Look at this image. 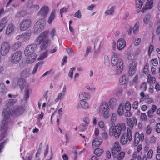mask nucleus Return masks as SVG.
Segmentation results:
<instances>
[{"label": "nucleus", "mask_w": 160, "mask_h": 160, "mask_svg": "<svg viewBox=\"0 0 160 160\" xmlns=\"http://www.w3.org/2000/svg\"><path fill=\"white\" fill-rule=\"evenodd\" d=\"M88 127V125L85 124H82L79 126L80 131H84L87 129Z\"/></svg>", "instance_id": "nucleus-46"}, {"label": "nucleus", "mask_w": 160, "mask_h": 160, "mask_svg": "<svg viewBox=\"0 0 160 160\" xmlns=\"http://www.w3.org/2000/svg\"><path fill=\"white\" fill-rule=\"evenodd\" d=\"M31 35V32L26 34H23V41L25 42L28 40L30 38Z\"/></svg>", "instance_id": "nucleus-41"}, {"label": "nucleus", "mask_w": 160, "mask_h": 160, "mask_svg": "<svg viewBox=\"0 0 160 160\" xmlns=\"http://www.w3.org/2000/svg\"><path fill=\"white\" fill-rule=\"evenodd\" d=\"M138 104V101H134L132 105V108L135 109H137V108Z\"/></svg>", "instance_id": "nucleus-61"}, {"label": "nucleus", "mask_w": 160, "mask_h": 160, "mask_svg": "<svg viewBox=\"0 0 160 160\" xmlns=\"http://www.w3.org/2000/svg\"><path fill=\"white\" fill-rule=\"evenodd\" d=\"M130 110H126L125 112L124 115L126 117H129L131 116L132 113Z\"/></svg>", "instance_id": "nucleus-62"}, {"label": "nucleus", "mask_w": 160, "mask_h": 160, "mask_svg": "<svg viewBox=\"0 0 160 160\" xmlns=\"http://www.w3.org/2000/svg\"><path fill=\"white\" fill-rule=\"evenodd\" d=\"M117 114L116 113H113L112 115L111 121L112 122H114L116 120Z\"/></svg>", "instance_id": "nucleus-63"}, {"label": "nucleus", "mask_w": 160, "mask_h": 160, "mask_svg": "<svg viewBox=\"0 0 160 160\" xmlns=\"http://www.w3.org/2000/svg\"><path fill=\"white\" fill-rule=\"evenodd\" d=\"M150 18V16L149 15H146L143 19V22L145 24L148 23Z\"/></svg>", "instance_id": "nucleus-49"}, {"label": "nucleus", "mask_w": 160, "mask_h": 160, "mask_svg": "<svg viewBox=\"0 0 160 160\" xmlns=\"http://www.w3.org/2000/svg\"><path fill=\"white\" fill-rule=\"evenodd\" d=\"M27 56L26 59V62L27 63H32L35 60L37 57V55L35 53H32Z\"/></svg>", "instance_id": "nucleus-14"}, {"label": "nucleus", "mask_w": 160, "mask_h": 160, "mask_svg": "<svg viewBox=\"0 0 160 160\" xmlns=\"http://www.w3.org/2000/svg\"><path fill=\"white\" fill-rule=\"evenodd\" d=\"M22 55V53L19 51H18L13 53L11 55L10 61L11 63L17 64L21 60Z\"/></svg>", "instance_id": "nucleus-5"}, {"label": "nucleus", "mask_w": 160, "mask_h": 160, "mask_svg": "<svg viewBox=\"0 0 160 160\" xmlns=\"http://www.w3.org/2000/svg\"><path fill=\"white\" fill-rule=\"evenodd\" d=\"M68 9V8H67L66 7H63L60 9V11L61 17H62V13L64 12H67Z\"/></svg>", "instance_id": "nucleus-57"}, {"label": "nucleus", "mask_w": 160, "mask_h": 160, "mask_svg": "<svg viewBox=\"0 0 160 160\" xmlns=\"http://www.w3.org/2000/svg\"><path fill=\"white\" fill-rule=\"evenodd\" d=\"M56 14V11L55 10H53L50 13L47 21V22L49 24H51L53 21L55 19Z\"/></svg>", "instance_id": "nucleus-19"}, {"label": "nucleus", "mask_w": 160, "mask_h": 160, "mask_svg": "<svg viewBox=\"0 0 160 160\" xmlns=\"http://www.w3.org/2000/svg\"><path fill=\"white\" fill-rule=\"evenodd\" d=\"M153 151L152 149L149 150L147 155V157L148 159H151L152 156Z\"/></svg>", "instance_id": "nucleus-53"}, {"label": "nucleus", "mask_w": 160, "mask_h": 160, "mask_svg": "<svg viewBox=\"0 0 160 160\" xmlns=\"http://www.w3.org/2000/svg\"><path fill=\"white\" fill-rule=\"evenodd\" d=\"M48 56V53L47 52H44L40 54L38 58V61L42 60L45 59Z\"/></svg>", "instance_id": "nucleus-34"}, {"label": "nucleus", "mask_w": 160, "mask_h": 160, "mask_svg": "<svg viewBox=\"0 0 160 160\" xmlns=\"http://www.w3.org/2000/svg\"><path fill=\"white\" fill-rule=\"evenodd\" d=\"M14 25L12 24H10L8 25L6 31V34L7 35L10 34L13 31L14 29Z\"/></svg>", "instance_id": "nucleus-22"}, {"label": "nucleus", "mask_w": 160, "mask_h": 160, "mask_svg": "<svg viewBox=\"0 0 160 160\" xmlns=\"http://www.w3.org/2000/svg\"><path fill=\"white\" fill-rule=\"evenodd\" d=\"M2 115L4 118L0 125V130L5 131L7 130L8 125L10 122V118L12 113L10 108L7 107L4 108L2 110Z\"/></svg>", "instance_id": "nucleus-2"}, {"label": "nucleus", "mask_w": 160, "mask_h": 160, "mask_svg": "<svg viewBox=\"0 0 160 160\" xmlns=\"http://www.w3.org/2000/svg\"><path fill=\"white\" fill-rule=\"evenodd\" d=\"M138 25L137 23L136 24L133 28V32L134 33H136L137 32L138 30Z\"/></svg>", "instance_id": "nucleus-59"}, {"label": "nucleus", "mask_w": 160, "mask_h": 160, "mask_svg": "<svg viewBox=\"0 0 160 160\" xmlns=\"http://www.w3.org/2000/svg\"><path fill=\"white\" fill-rule=\"evenodd\" d=\"M121 148L119 143L118 142H116L114 143L113 146L111 148V152L112 155L114 157H116L117 153L120 151Z\"/></svg>", "instance_id": "nucleus-9"}, {"label": "nucleus", "mask_w": 160, "mask_h": 160, "mask_svg": "<svg viewBox=\"0 0 160 160\" xmlns=\"http://www.w3.org/2000/svg\"><path fill=\"white\" fill-rule=\"evenodd\" d=\"M56 33V30L54 28L50 32L51 38L53 40H54V36H55Z\"/></svg>", "instance_id": "nucleus-56"}, {"label": "nucleus", "mask_w": 160, "mask_h": 160, "mask_svg": "<svg viewBox=\"0 0 160 160\" xmlns=\"http://www.w3.org/2000/svg\"><path fill=\"white\" fill-rule=\"evenodd\" d=\"M24 111L22 107L17 106L13 108L12 112L16 115H19L21 114Z\"/></svg>", "instance_id": "nucleus-18"}, {"label": "nucleus", "mask_w": 160, "mask_h": 160, "mask_svg": "<svg viewBox=\"0 0 160 160\" xmlns=\"http://www.w3.org/2000/svg\"><path fill=\"white\" fill-rule=\"evenodd\" d=\"M133 159V160H141V157L139 154H138V152H135L132 155Z\"/></svg>", "instance_id": "nucleus-40"}, {"label": "nucleus", "mask_w": 160, "mask_h": 160, "mask_svg": "<svg viewBox=\"0 0 160 160\" xmlns=\"http://www.w3.org/2000/svg\"><path fill=\"white\" fill-rule=\"evenodd\" d=\"M104 63L106 66H108L109 65V58L107 56H105L104 57Z\"/></svg>", "instance_id": "nucleus-52"}, {"label": "nucleus", "mask_w": 160, "mask_h": 160, "mask_svg": "<svg viewBox=\"0 0 160 160\" xmlns=\"http://www.w3.org/2000/svg\"><path fill=\"white\" fill-rule=\"evenodd\" d=\"M103 152V150L101 148L96 149H95L93 151L94 154L98 157H100Z\"/></svg>", "instance_id": "nucleus-32"}, {"label": "nucleus", "mask_w": 160, "mask_h": 160, "mask_svg": "<svg viewBox=\"0 0 160 160\" xmlns=\"http://www.w3.org/2000/svg\"><path fill=\"white\" fill-rule=\"evenodd\" d=\"M150 75L149 74L148 76V83H152L153 82H155L156 79L155 77H150V78H149V76H150Z\"/></svg>", "instance_id": "nucleus-47"}, {"label": "nucleus", "mask_w": 160, "mask_h": 160, "mask_svg": "<svg viewBox=\"0 0 160 160\" xmlns=\"http://www.w3.org/2000/svg\"><path fill=\"white\" fill-rule=\"evenodd\" d=\"M137 66V62L135 61H132L129 65V74L130 76H132L135 72Z\"/></svg>", "instance_id": "nucleus-12"}, {"label": "nucleus", "mask_w": 160, "mask_h": 160, "mask_svg": "<svg viewBox=\"0 0 160 160\" xmlns=\"http://www.w3.org/2000/svg\"><path fill=\"white\" fill-rule=\"evenodd\" d=\"M36 44H32L28 45L25 48L24 54L25 56H28L32 53H34L36 48Z\"/></svg>", "instance_id": "nucleus-7"}, {"label": "nucleus", "mask_w": 160, "mask_h": 160, "mask_svg": "<svg viewBox=\"0 0 160 160\" xmlns=\"http://www.w3.org/2000/svg\"><path fill=\"white\" fill-rule=\"evenodd\" d=\"M74 17L76 18L80 19L82 17V14L80 11L78 10L76 12L74 15Z\"/></svg>", "instance_id": "nucleus-50"}, {"label": "nucleus", "mask_w": 160, "mask_h": 160, "mask_svg": "<svg viewBox=\"0 0 160 160\" xmlns=\"http://www.w3.org/2000/svg\"><path fill=\"white\" fill-rule=\"evenodd\" d=\"M127 122L128 125L131 129H132L133 128L134 123L131 119L128 118H127Z\"/></svg>", "instance_id": "nucleus-38"}, {"label": "nucleus", "mask_w": 160, "mask_h": 160, "mask_svg": "<svg viewBox=\"0 0 160 160\" xmlns=\"http://www.w3.org/2000/svg\"><path fill=\"white\" fill-rule=\"evenodd\" d=\"M116 73L117 74H120L123 71V62L121 58L118 59V62H116Z\"/></svg>", "instance_id": "nucleus-10"}, {"label": "nucleus", "mask_w": 160, "mask_h": 160, "mask_svg": "<svg viewBox=\"0 0 160 160\" xmlns=\"http://www.w3.org/2000/svg\"><path fill=\"white\" fill-rule=\"evenodd\" d=\"M139 133L138 132H136L134 135V145L135 146H137L140 141Z\"/></svg>", "instance_id": "nucleus-31"}, {"label": "nucleus", "mask_w": 160, "mask_h": 160, "mask_svg": "<svg viewBox=\"0 0 160 160\" xmlns=\"http://www.w3.org/2000/svg\"><path fill=\"white\" fill-rule=\"evenodd\" d=\"M47 36L46 32H43L37 37L35 41L36 47L37 45H40V49L41 51L46 50L51 45L52 42L49 39H45Z\"/></svg>", "instance_id": "nucleus-1"}, {"label": "nucleus", "mask_w": 160, "mask_h": 160, "mask_svg": "<svg viewBox=\"0 0 160 160\" xmlns=\"http://www.w3.org/2000/svg\"><path fill=\"white\" fill-rule=\"evenodd\" d=\"M120 83L122 84H124L126 83L127 80L126 77L125 75H123L119 79V80Z\"/></svg>", "instance_id": "nucleus-43"}, {"label": "nucleus", "mask_w": 160, "mask_h": 160, "mask_svg": "<svg viewBox=\"0 0 160 160\" xmlns=\"http://www.w3.org/2000/svg\"><path fill=\"white\" fill-rule=\"evenodd\" d=\"M42 30V29L35 24L33 28V32L35 34H37Z\"/></svg>", "instance_id": "nucleus-35"}, {"label": "nucleus", "mask_w": 160, "mask_h": 160, "mask_svg": "<svg viewBox=\"0 0 160 160\" xmlns=\"http://www.w3.org/2000/svg\"><path fill=\"white\" fill-rule=\"evenodd\" d=\"M114 13V8L112 7L108 10H107L105 12V14L106 15H112Z\"/></svg>", "instance_id": "nucleus-39"}, {"label": "nucleus", "mask_w": 160, "mask_h": 160, "mask_svg": "<svg viewBox=\"0 0 160 160\" xmlns=\"http://www.w3.org/2000/svg\"><path fill=\"white\" fill-rule=\"evenodd\" d=\"M49 11V8L47 6H44L42 7L38 12V15L41 18L44 19L47 16Z\"/></svg>", "instance_id": "nucleus-8"}, {"label": "nucleus", "mask_w": 160, "mask_h": 160, "mask_svg": "<svg viewBox=\"0 0 160 160\" xmlns=\"http://www.w3.org/2000/svg\"><path fill=\"white\" fill-rule=\"evenodd\" d=\"M125 135H122L121 137L120 142L122 144L124 145L126 144L128 140V138Z\"/></svg>", "instance_id": "nucleus-37"}, {"label": "nucleus", "mask_w": 160, "mask_h": 160, "mask_svg": "<svg viewBox=\"0 0 160 160\" xmlns=\"http://www.w3.org/2000/svg\"><path fill=\"white\" fill-rule=\"evenodd\" d=\"M153 0H147L145 6L142 10V12H144L145 10L151 9L153 6Z\"/></svg>", "instance_id": "nucleus-17"}, {"label": "nucleus", "mask_w": 160, "mask_h": 160, "mask_svg": "<svg viewBox=\"0 0 160 160\" xmlns=\"http://www.w3.org/2000/svg\"><path fill=\"white\" fill-rule=\"evenodd\" d=\"M44 19H42V18L41 19L38 20L36 23V25L42 30L43 29L44 26L45 25V22Z\"/></svg>", "instance_id": "nucleus-29"}, {"label": "nucleus", "mask_w": 160, "mask_h": 160, "mask_svg": "<svg viewBox=\"0 0 160 160\" xmlns=\"http://www.w3.org/2000/svg\"><path fill=\"white\" fill-rule=\"evenodd\" d=\"M21 42L18 41L12 44L11 46L12 49L14 50H16L18 49L21 45Z\"/></svg>", "instance_id": "nucleus-30"}, {"label": "nucleus", "mask_w": 160, "mask_h": 160, "mask_svg": "<svg viewBox=\"0 0 160 160\" xmlns=\"http://www.w3.org/2000/svg\"><path fill=\"white\" fill-rule=\"evenodd\" d=\"M119 54L117 52H113V55L111 57V64L113 66H115L116 65V62H118L119 59Z\"/></svg>", "instance_id": "nucleus-13"}, {"label": "nucleus", "mask_w": 160, "mask_h": 160, "mask_svg": "<svg viewBox=\"0 0 160 160\" xmlns=\"http://www.w3.org/2000/svg\"><path fill=\"white\" fill-rule=\"evenodd\" d=\"M122 135H125L128 139L129 141L132 140V132L131 130L129 128H128L127 130V133H124Z\"/></svg>", "instance_id": "nucleus-28"}, {"label": "nucleus", "mask_w": 160, "mask_h": 160, "mask_svg": "<svg viewBox=\"0 0 160 160\" xmlns=\"http://www.w3.org/2000/svg\"><path fill=\"white\" fill-rule=\"evenodd\" d=\"M141 118L144 121L146 120L147 119V116L144 113H142L140 116Z\"/></svg>", "instance_id": "nucleus-64"}, {"label": "nucleus", "mask_w": 160, "mask_h": 160, "mask_svg": "<svg viewBox=\"0 0 160 160\" xmlns=\"http://www.w3.org/2000/svg\"><path fill=\"white\" fill-rule=\"evenodd\" d=\"M102 142V140L98 138H95L93 141L92 145L95 147H98Z\"/></svg>", "instance_id": "nucleus-21"}, {"label": "nucleus", "mask_w": 160, "mask_h": 160, "mask_svg": "<svg viewBox=\"0 0 160 160\" xmlns=\"http://www.w3.org/2000/svg\"><path fill=\"white\" fill-rule=\"evenodd\" d=\"M136 4L138 8H141L143 4V2L141 0H136Z\"/></svg>", "instance_id": "nucleus-45"}, {"label": "nucleus", "mask_w": 160, "mask_h": 160, "mask_svg": "<svg viewBox=\"0 0 160 160\" xmlns=\"http://www.w3.org/2000/svg\"><path fill=\"white\" fill-rule=\"evenodd\" d=\"M66 51L70 55H74L75 54L73 50L70 48H67L66 49Z\"/></svg>", "instance_id": "nucleus-58"}, {"label": "nucleus", "mask_w": 160, "mask_h": 160, "mask_svg": "<svg viewBox=\"0 0 160 160\" xmlns=\"http://www.w3.org/2000/svg\"><path fill=\"white\" fill-rule=\"evenodd\" d=\"M31 22L29 19H25L22 21L20 23V29L21 31H25L31 25Z\"/></svg>", "instance_id": "nucleus-11"}, {"label": "nucleus", "mask_w": 160, "mask_h": 160, "mask_svg": "<svg viewBox=\"0 0 160 160\" xmlns=\"http://www.w3.org/2000/svg\"><path fill=\"white\" fill-rule=\"evenodd\" d=\"M76 68L75 67H73L71 68L68 74V76L71 78H72L73 76V71L75 70Z\"/></svg>", "instance_id": "nucleus-55"}, {"label": "nucleus", "mask_w": 160, "mask_h": 160, "mask_svg": "<svg viewBox=\"0 0 160 160\" xmlns=\"http://www.w3.org/2000/svg\"><path fill=\"white\" fill-rule=\"evenodd\" d=\"M7 22V20L4 18H2L0 22V32L3 29Z\"/></svg>", "instance_id": "nucleus-26"}, {"label": "nucleus", "mask_w": 160, "mask_h": 160, "mask_svg": "<svg viewBox=\"0 0 160 160\" xmlns=\"http://www.w3.org/2000/svg\"><path fill=\"white\" fill-rule=\"evenodd\" d=\"M7 89L4 84L0 83V94L1 95L5 94L7 92Z\"/></svg>", "instance_id": "nucleus-24"}, {"label": "nucleus", "mask_w": 160, "mask_h": 160, "mask_svg": "<svg viewBox=\"0 0 160 160\" xmlns=\"http://www.w3.org/2000/svg\"><path fill=\"white\" fill-rule=\"evenodd\" d=\"M125 156V153L123 152H121L119 153H117V156L118 160H121L123 159Z\"/></svg>", "instance_id": "nucleus-42"}, {"label": "nucleus", "mask_w": 160, "mask_h": 160, "mask_svg": "<svg viewBox=\"0 0 160 160\" xmlns=\"http://www.w3.org/2000/svg\"><path fill=\"white\" fill-rule=\"evenodd\" d=\"M141 89L143 91H145L147 89V84L145 82H142L140 86Z\"/></svg>", "instance_id": "nucleus-48"}, {"label": "nucleus", "mask_w": 160, "mask_h": 160, "mask_svg": "<svg viewBox=\"0 0 160 160\" xmlns=\"http://www.w3.org/2000/svg\"><path fill=\"white\" fill-rule=\"evenodd\" d=\"M80 103L82 107L84 109H87L89 108V105L88 102L84 101L81 100L80 101Z\"/></svg>", "instance_id": "nucleus-33"}, {"label": "nucleus", "mask_w": 160, "mask_h": 160, "mask_svg": "<svg viewBox=\"0 0 160 160\" xmlns=\"http://www.w3.org/2000/svg\"><path fill=\"white\" fill-rule=\"evenodd\" d=\"M131 109V105L130 102L127 101L125 104L126 110H130Z\"/></svg>", "instance_id": "nucleus-54"}, {"label": "nucleus", "mask_w": 160, "mask_h": 160, "mask_svg": "<svg viewBox=\"0 0 160 160\" xmlns=\"http://www.w3.org/2000/svg\"><path fill=\"white\" fill-rule=\"evenodd\" d=\"M32 91V90L31 88H29V85H27L25 88L24 92V99L25 100H27L29 98V93H31Z\"/></svg>", "instance_id": "nucleus-20"}, {"label": "nucleus", "mask_w": 160, "mask_h": 160, "mask_svg": "<svg viewBox=\"0 0 160 160\" xmlns=\"http://www.w3.org/2000/svg\"><path fill=\"white\" fill-rule=\"evenodd\" d=\"M117 103V101L116 99L114 98L111 99L109 102V104L112 108H113L116 105Z\"/></svg>", "instance_id": "nucleus-36"}, {"label": "nucleus", "mask_w": 160, "mask_h": 160, "mask_svg": "<svg viewBox=\"0 0 160 160\" xmlns=\"http://www.w3.org/2000/svg\"><path fill=\"white\" fill-rule=\"evenodd\" d=\"M80 98L82 100H87L89 99L90 96L89 93L87 92H82L80 93L79 95Z\"/></svg>", "instance_id": "nucleus-23"}, {"label": "nucleus", "mask_w": 160, "mask_h": 160, "mask_svg": "<svg viewBox=\"0 0 160 160\" xmlns=\"http://www.w3.org/2000/svg\"><path fill=\"white\" fill-rule=\"evenodd\" d=\"M91 46H88L86 50V52L84 54V56L85 57H87L89 53H90L91 52Z\"/></svg>", "instance_id": "nucleus-51"}, {"label": "nucleus", "mask_w": 160, "mask_h": 160, "mask_svg": "<svg viewBox=\"0 0 160 160\" xmlns=\"http://www.w3.org/2000/svg\"><path fill=\"white\" fill-rule=\"evenodd\" d=\"M29 70L25 69L22 71L20 74V77L24 78L28 77L30 75Z\"/></svg>", "instance_id": "nucleus-27"}, {"label": "nucleus", "mask_w": 160, "mask_h": 160, "mask_svg": "<svg viewBox=\"0 0 160 160\" xmlns=\"http://www.w3.org/2000/svg\"><path fill=\"white\" fill-rule=\"evenodd\" d=\"M14 80L17 81L20 90H22L24 88L23 84L25 82V79L20 77V78H15Z\"/></svg>", "instance_id": "nucleus-16"}, {"label": "nucleus", "mask_w": 160, "mask_h": 160, "mask_svg": "<svg viewBox=\"0 0 160 160\" xmlns=\"http://www.w3.org/2000/svg\"><path fill=\"white\" fill-rule=\"evenodd\" d=\"M16 102L17 99L16 98L9 99L6 103V106L7 108H9V107L14 105Z\"/></svg>", "instance_id": "nucleus-25"}, {"label": "nucleus", "mask_w": 160, "mask_h": 160, "mask_svg": "<svg viewBox=\"0 0 160 160\" xmlns=\"http://www.w3.org/2000/svg\"><path fill=\"white\" fill-rule=\"evenodd\" d=\"M10 47L9 43L6 42L2 43L0 49L1 54L2 56H5L9 52Z\"/></svg>", "instance_id": "nucleus-6"}, {"label": "nucleus", "mask_w": 160, "mask_h": 160, "mask_svg": "<svg viewBox=\"0 0 160 160\" xmlns=\"http://www.w3.org/2000/svg\"><path fill=\"white\" fill-rule=\"evenodd\" d=\"M7 130H5V131H2V130H0V131L2 132L1 135L0 136V141H2L3 139V138L5 137V132H6Z\"/></svg>", "instance_id": "nucleus-60"}, {"label": "nucleus", "mask_w": 160, "mask_h": 160, "mask_svg": "<svg viewBox=\"0 0 160 160\" xmlns=\"http://www.w3.org/2000/svg\"><path fill=\"white\" fill-rule=\"evenodd\" d=\"M109 108L107 103L103 102L100 105L99 108V113L101 116H102L104 118L106 119L109 117Z\"/></svg>", "instance_id": "nucleus-4"}, {"label": "nucleus", "mask_w": 160, "mask_h": 160, "mask_svg": "<svg viewBox=\"0 0 160 160\" xmlns=\"http://www.w3.org/2000/svg\"><path fill=\"white\" fill-rule=\"evenodd\" d=\"M126 45V42L123 39H119L117 42L118 49L119 50L123 49Z\"/></svg>", "instance_id": "nucleus-15"}, {"label": "nucleus", "mask_w": 160, "mask_h": 160, "mask_svg": "<svg viewBox=\"0 0 160 160\" xmlns=\"http://www.w3.org/2000/svg\"><path fill=\"white\" fill-rule=\"evenodd\" d=\"M112 126L110 128L109 134L110 136H113L115 138L118 139L120 136L121 133L125 131L126 127L124 123L117 124L113 127V123H112Z\"/></svg>", "instance_id": "nucleus-3"}, {"label": "nucleus", "mask_w": 160, "mask_h": 160, "mask_svg": "<svg viewBox=\"0 0 160 160\" xmlns=\"http://www.w3.org/2000/svg\"><path fill=\"white\" fill-rule=\"evenodd\" d=\"M124 108L120 104L118 107V112L119 115H121L124 112Z\"/></svg>", "instance_id": "nucleus-44"}]
</instances>
